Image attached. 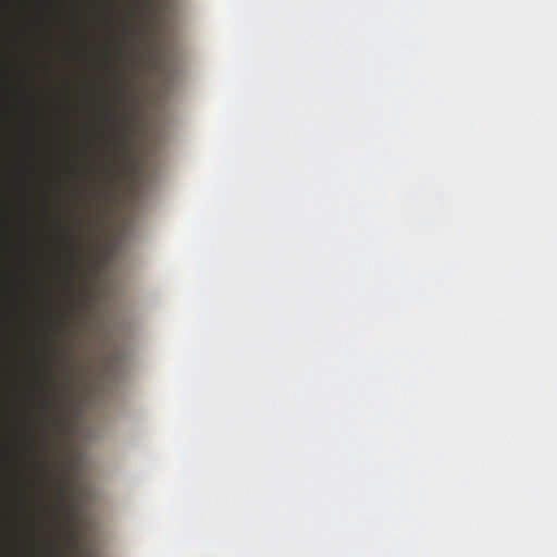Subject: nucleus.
Returning <instances> with one entry per match:
<instances>
[{
    "label": "nucleus",
    "instance_id": "nucleus-4",
    "mask_svg": "<svg viewBox=\"0 0 557 557\" xmlns=\"http://www.w3.org/2000/svg\"><path fill=\"white\" fill-rule=\"evenodd\" d=\"M52 552H53V554L55 553V546H54V544H52Z\"/></svg>",
    "mask_w": 557,
    "mask_h": 557
},
{
    "label": "nucleus",
    "instance_id": "nucleus-1",
    "mask_svg": "<svg viewBox=\"0 0 557 557\" xmlns=\"http://www.w3.org/2000/svg\"><path fill=\"white\" fill-rule=\"evenodd\" d=\"M110 143L114 147L116 153L126 154L128 146V134L126 128L122 127L116 121L112 122V136Z\"/></svg>",
    "mask_w": 557,
    "mask_h": 557
},
{
    "label": "nucleus",
    "instance_id": "nucleus-3",
    "mask_svg": "<svg viewBox=\"0 0 557 557\" xmlns=\"http://www.w3.org/2000/svg\"><path fill=\"white\" fill-rule=\"evenodd\" d=\"M69 542L74 545L76 543L72 531L69 532Z\"/></svg>",
    "mask_w": 557,
    "mask_h": 557
},
{
    "label": "nucleus",
    "instance_id": "nucleus-2",
    "mask_svg": "<svg viewBox=\"0 0 557 557\" xmlns=\"http://www.w3.org/2000/svg\"><path fill=\"white\" fill-rule=\"evenodd\" d=\"M55 500L60 507L66 508L70 503V487L63 482H59L55 488Z\"/></svg>",
    "mask_w": 557,
    "mask_h": 557
}]
</instances>
